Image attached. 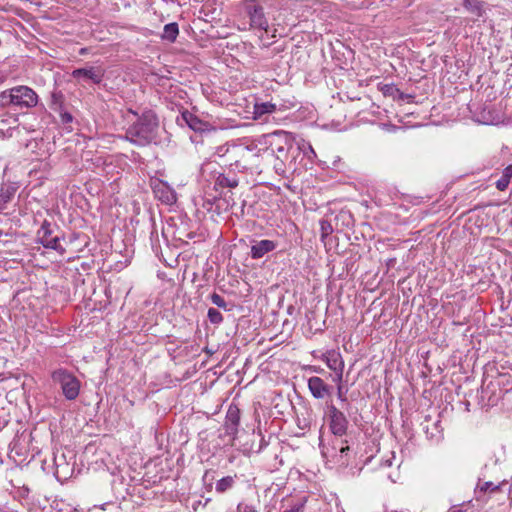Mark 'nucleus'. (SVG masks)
Listing matches in <instances>:
<instances>
[{"instance_id": "1", "label": "nucleus", "mask_w": 512, "mask_h": 512, "mask_svg": "<svg viewBox=\"0 0 512 512\" xmlns=\"http://www.w3.org/2000/svg\"><path fill=\"white\" fill-rule=\"evenodd\" d=\"M128 111L137 116V120L126 129L125 139L140 147L156 143L159 129L157 114L151 109L144 110L141 115L132 109Z\"/></svg>"}, {"instance_id": "2", "label": "nucleus", "mask_w": 512, "mask_h": 512, "mask_svg": "<svg viewBox=\"0 0 512 512\" xmlns=\"http://www.w3.org/2000/svg\"><path fill=\"white\" fill-rule=\"evenodd\" d=\"M237 6L248 17L252 29L268 32L270 17L276 20L273 12L281 10L284 4L283 0H241Z\"/></svg>"}, {"instance_id": "3", "label": "nucleus", "mask_w": 512, "mask_h": 512, "mask_svg": "<svg viewBox=\"0 0 512 512\" xmlns=\"http://www.w3.org/2000/svg\"><path fill=\"white\" fill-rule=\"evenodd\" d=\"M260 150L256 144H235L231 147V156L227 162L231 170L244 173L251 169L256 159L259 157Z\"/></svg>"}, {"instance_id": "4", "label": "nucleus", "mask_w": 512, "mask_h": 512, "mask_svg": "<svg viewBox=\"0 0 512 512\" xmlns=\"http://www.w3.org/2000/svg\"><path fill=\"white\" fill-rule=\"evenodd\" d=\"M1 98L4 104H13L20 108H31L37 105L38 96L28 86H16L2 92Z\"/></svg>"}, {"instance_id": "5", "label": "nucleus", "mask_w": 512, "mask_h": 512, "mask_svg": "<svg viewBox=\"0 0 512 512\" xmlns=\"http://www.w3.org/2000/svg\"><path fill=\"white\" fill-rule=\"evenodd\" d=\"M264 138L268 148L276 155L277 159L285 161L288 158L289 151L294 144V137L291 133L277 130L264 135Z\"/></svg>"}, {"instance_id": "6", "label": "nucleus", "mask_w": 512, "mask_h": 512, "mask_svg": "<svg viewBox=\"0 0 512 512\" xmlns=\"http://www.w3.org/2000/svg\"><path fill=\"white\" fill-rule=\"evenodd\" d=\"M52 380L59 384L63 395L67 400H75L80 391L81 383L79 379L67 369H57L51 374Z\"/></svg>"}, {"instance_id": "7", "label": "nucleus", "mask_w": 512, "mask_h": 512, "mask_svg": "<svg viewBox=\"0 0 512 512\" xmlns=\"http://www.w3.org/2000/svg\"><path fill=\"white\" fill-rule=\"evenodd\" d=\"M327 409L328 424L331 433L338 437L346 435L349 422L345 414L332 403L327 405Z\"/></svg>"}, {"instance_id": "8", "label": "nucleus", "mask_w": 512, "mask_h": 512, "mask_svg": "<svg viewBox=\"0 0 512 512\" xmlns=\"http://www.w3.org/2000/svg\"><path fill=\"white\" fill-rule=\"evenodd\" d=\"M54 228L48 220H44L41 227L37 231V239L45 248L53 249L60 254L65 253V248L60 244V237L53 236Z\"/></svg>"}, {"instance_id": "9", "label": "nucleus", "mask_w": 512, "mask_h": 512, "mask_svg": "<svg viewBox=\"0 0 512 512\" xmlns=\"http://www.w3.org/2000/svg\"><path fill=\"white\" fill-rule=\"evenodd\" d=\"M240 409L237 405L231 404L227 410L223 425L224 435L230 437L233 442L237 436L240 426Z\"/></svg>"}, {"instance_id": "10", "label": "nucleus", "mask_w": 512, "mask_h": 512, "mask_svg": "<svg viewBox=\"0 0 512 512\" xmlns=\"http://www.w3.org/2000/svg\"><path fill=\"white\" fill-rule=\"evenodd\" d=\"M153 193L162 203L166 205H173L177 201V195L173 188L166 182L156 180L152 184Z\"/></svg>"}, {"instance_id": "11", "label": "nucleus", "mask_w": 512, "mask_h": 512, "mask_svg": "<svg viewBox=\"0 0 512 512\" xmlns=\"http://www.w3.org/2000/svg\"><path fill=\"white\" fill-rule=\"evenodd\" d=\"M182 121L185 123L191 130L195 132H206L212 129V126L209 122L200 119L195 114L191 113L188 110H184L181 112V118L177 119V122L180 123Z\"/></svg>"}, {"instance_id": "12", "label": "nucleus", "mask_w": 512, "mask_h": 512, "mask_svg": "<svg viewBox=\"0 0 512 512\" xmlns=\"http://www.w3.org/2000/svg\"><path fill=\"white\" fill-rule=\"evenodd\" d=\"M71 76L77 80H90L94 84H99L103 80L104 72L99 67L78 68L72 71Z\"/></svg>"}, {"instance_id": "13", "label": "nucleus", "mask_w": 512, "mask_h": 512, "mask_svg": "<svg viewBox=\"0 0 512 512\" xmlns=\"http://www.w3.org/2000/svg\"><path fill=\"white\" fill-rule=\"evenodd\" d=\"M308 389L314 398L324 399L331 395L332 387L325 383L322 378L313 376L308 379Z\"/></svg>"}, {"instance_id": "14", "label": "nucleus", "mask_w": 512, "mask_h": 512, "mask_svg": "<svg viewBox=\"0 0 512 512\" xmlns=\"http://www.w3.org/2000/svg\"><path fill=\"white\" fill-rule=\"evenodd\" d=\"M276 247H277V243L272 240L264 239V240L257 241V242H255V244H253L251 246V251H250L251 258L252 259H260L263 256H265L267 253L275 250Z\"/></svg>"}, {"instance_id": "15", "label": "nucleus", "mask_w": 512, "mask_h": 512, "mask_svg": "<svg viewBox=\"0 0 512 512\" xmlns=\"http://www.w3.org/2000/svg\"><path fill=\"white\" fill-rule=\"evenodd\" d=\"M432 421L431 415H426L424 418V421L421 423L422 429L425 432L428 439H438L441 436L442 427H441V421L435 420L432 424V426L429 425V423Z\"/></svg>"}, {"instance_id": "16", "label": "nucleus", "mask_w": 512, "mask_h": 512, "mask_svg": "<svg viewBox=\"0 0 512 512\" xmlns=\"http://www.w3.org/2000/svg\"><path fill=\"white\" fill-rule=\"evenodd\" d=\"M49 107L56 113L65 109V95L62 91L54 89L50 95Z\"/></svg>"}, {"instance_id": "17", "label": "nucleus", "mask_w": 512, "mask_h": 512, "mask_svg": "<svg viewBox=\"0 0 512 512\" xmlns=\"http://www.w3.org/2000/svg\"><path fill=\"white\" fill-rule=\"evenodd\" d=\"M179 34V27L176 22L166 24L163 29L161 38L171 43L175 42Z\"/></svg>"}, {"instance_id": "18", "label": "nucleus", "mask_w": 512, "mask_h": 512, "mask_svg": "<svg viewBox=\"0 0 512 512\" xmlns=\"http://www.w3.org/2000/svg\"><path fill=\"white\" fill-rule=\"evenodd\" d=\"M463 6L477 17H481L484 14L483 2L480 0H463Z\"/></svg>"}, {"instance_id": "19", "label": "nucleus", "mask_w": 512, "mask_h": 512, "mask_svg": "<svg viewBox=\"0 0 512 512\" xmlns=\"http://www.w3.org/2000/svg\"><path fill=\"white\" fill-rule=\"evenodd\" d=\"M511 178H512V164L508 165L503 170L502 176L500 177V179H498L496 181V188L499 191L506 190L508 185H509V183H510Z\"/></svg>"}, {"instance_id": "20", "label": "nucleus", "mask_w": 512, "mask_h": 512, "mask_svg": "<svg viewBox=\"0 0 512 512\" xmlns=\"http://www.w3.org/2000/svg\"><path fill=\"white\" fill-rule=\"evenodd\" d=\"M384 96H390L393 99L403 100L404 93L401 92L394 84H384L380 87Z\"/></svg>"}, {"instance_id": "21", "label": "nucleus", "mask_w": 512, "mask_h": 512, "mask_svg": "<svg viewBox=\"0 0 512 512\" xmlns=\"http://www.w3.org/2000/svg\"><path fill=\"white\" fill-rule=\"evenodd\" d=\"M239 184V181L237 178L233 177L230 178L227 175L221 173L218 175L215 181V185L220 186L222 188H236Z\"/></svg>"}, {"instance_id": "22", "label": "nucleus", "mask_w": 512, "mask_h": 512, "mask_svg": "<svg viewBox=\"0 0 512 512\" xmlns=\"http://www.w3.org/2000/svg\"><path fill=\"white\" fill-rule=\"evenodd\" d=\"M235 476H226L222 479L218 480L216 483V491L218 493H224L227 490L231 489L235 484Z\"/></svg>"}, {"instance_id": "23", "label": "nucleus", "mask_w": 512, "mask_h": 512, "mask_svg": "<svg viewBox=\"0 0 512 512\" xmlns=\"http://www.w3.org/2000/svg\"><path fill=\"white\" fill-rule=\"evenodd\" d=\"M15 190L13 188H2L0 190V213H3V211L6 209V205L8 202L11 201Z\"/></svg>"}, {"instance_id": "24", "label": "nucleus", "mask_w": 512, "mask_h": 512, "mask_svg": "<svg viewBox=\"0 0 512 512\" xmlns=\"http://www.w3.org/2000/svg\"><path fill=\"white\" fill-rule=\"evenodd\" d=\"M276 110V105L271 104L269 102L256 104L255 105V115L256 117H261L263 114L271 113Z\"/></svg>"}, {"instance_id": "25", "label": "nucleus", "mask_w": 512, "mask_h": 512, "mask_svg": "<svg viewBox=\"0 0 512 512\" xmlns=\"http://www.w3.org/2000/svg\"><path fill=\"white\" fill-rule=\"evenodd\" d=\"M327 366L335 371V372H338L337 373V376H338V379L341 380L342 379V371H343V362L341 360H339L337 357H334V358H328L327 359Z\"/></svg>"}, {"instance_id": "26", "label": "nucleus", "mask_w": 512, "mask_h": 512, "mask_svg": "<svg viewBox=\"0 0 512 512\" xmlns=\"http://www.w3.org/2000/svg\"><path fill=\"white\" fill-rule=\"evenodd\" d=\"M236 143H226L224 145L218 146L215 151V155L219 158H226V163L228 162L231 156V147Z\"/></svg>"}, {"instance_id": "27", "label": "nucleus", "mask_w": 512, "mask_h": 512, "mask_svg": "<svg viewBox=\"0 0 512 512\" xmlns=\"http://www.w3.org/2000/svg\"><path fill=\"white\" fill-rule=\"evenodd\" d=\"M320 237L321 240L324 242L325 239L333 233V227L331 223L326 219L320 220Z\"/></svg>"}, {"instance_id": "28", "label": "nucleus", "mask_w": 512, "mask_h": 512, "mask_svg": "<svg viewBox=\"0 0 512 512\" xmlns=\"http://www.w3.org/2000/svg\"><path fill=\"white\" fill-rule=\"evenodd\" d=\"M207 317L212 324L219 325L223 322V316L216 308H209Z\"/></svg>"}, {"instance_id": "29", "label": "nucleus", "mask_w": 512, "mask_h": 512, "mask_svg": "<svg viewBox=\"0 0 512 512\" xmlns=\"http://www.w3.org/2000/svg\"><path fill=\"white\" fill-rule=\"evenodd\" d=\"M476 489L480 492H497L500 490V485H495L493 482L486 481L483 483H478Z\"/></svg>"}, {"instance_id": "30", "label": "nucleus", "mask_w": 512, "mask_h": 512, "mask_svg": "<svg viewBox=\"0 0 512 512\" xmlns=\"http://www.w3.org/2000/svg\"><path fill=\"white\" fill-rule=\"evenodd\" d=\"M210 300H211V302H212L214 305H216L217 307L222 308V309H224V310H226V311H227V310H229L227 302H226V301H225V299H224L221 295H219L218 293H215V292H214V293H212V294L210 295Z\"/></svg>"}, {"instance_id": "31", "label": "nucleus", "mask_w": 512, "mask_h": 512, "mask_svg": "<svg viewBox=\"0 0 512 512\" xmlns=\"http://www.w3.org/2000/svg\"><path fill=\"white\" fill-rule=\"evenodd\" d=\"M58 114L63 124H69L73 121L72 114L66 111V109L62 110V112H59Z\"/></svg>"}, {"instance_id": "32", "label": "nucleus", "mask_w": 512, "mask_h": 512, "mask_svg": "<svg viewBox=\"0 0 512 512\" xmlns=\"http://www.w3.org/2000/svg\"><path fill=\"white\" fill-rule=\"evenodd\" d=\"M307 501V498H302L298 503L294 504L290 510L284 512H303L304 505Z\"/></svg>"}, {"instance_id": "33", "label": "nucleus", "mask_w": 512, "mask_h": 512, "mask_svg": "<svg viewBox=\"0 0 512 512\" xmlns=\"http://www.w3.org/2000/svg\"><path fill=\"white\" fill-rule=\"evenodd\" d=\"M346 393H347V389L344 390L341 385H339L337 387V397H338V399L340 401H342V402H346L347 401Z\"/></svg>"}, {"instance_id": "34", "label": "nucleus", "mask_w": 512, "mask_h": 512, "mask_svg": "<svg viewBox=\"0 0 512 512\" xmlns=\"http://www.w3.org/2000/svg\"><path fill=\"white\" fill-rule=\"evenodd\" d=\"M213 474H214V471H212V470H207V471L205 472L204 476H203V481H204L205 483H207L208 481H213V479H214Z\"/></svg>"}, {"instance_id": "35", "label": "nucleus", "mask_w": 512, "mask_h": 512, "mask_svg": "<svg viewBox=\"0 0 512 512\" xmlns=\"http://www.w3.org/2000/svg\"><path fill=\"white\" fill-rule=\"evenodd\" d=\"M237 510H238V512H250L251 511L248 505H244L242 503H240L238 505Z\"/></svg>"}, {"instance_id": "36", "label": "nucleus", "mask_w": 512, "mask_h": 512, "mask_svg": "<svg viewBox=\"0 0 512 512\" xmlns=\"http://www.w3.org/2000/svg\"><path fill=\"white\" fill-rule=\"evenodd\" d=\"M308 370L312 371V372H315V373H320L323 371V369H321L320 367L318 366H309L308 367Z\"/></svg>"}, {"instance_id": "37", "label": "nucleus", "mask_w": 512, "mask_h": 512, "mask_svg": "<svg viewBox=\"0 0 512 512\" xmlns=\"http://www.w3.org/2000/svg\"><path fill=\"white\" fill-rule=\"evenodd\" d=\"M448 512H464L463 510L459 509L457 506L451 507Z\"/></svg>"}, {"instance_id": "38", "label": "nucleus", "mask_w": 512, "mask_h": 512, "mask_svg": "<svg viewBox=\"0 0 512 512\" xmlns=\"http://www.w3.org/2000/svg\"><path fill=\"white\" fill-rule=\"evenodd\" d=\"M349 450H350L349 446L346 445V446L341 447L340 452L342 454H346Z\"/></svg>"}, {"instance_id": "39", "label": "nucleus", "mask_w": 512, "mask_h": 512, "mask_svg": "<svg viewBox=\"0 0 512 512\" xmlns=\"http://www.w3.org/2000/svg\"><path fill=\"white\" fill-rule=\"evenodd\" d=\"M413 98H414V96H413V95L405 94V93H404V99H403V100L407 99V100H409V101H412V99H413Z\"/></svg>"}, {"instance_id": "40", "label": "nucleus", "mask_w": 512, "mask_h": 512, "mask_svg": "<svg viewBox=\"0 0 512 512\" xmlns=\"http://www.w3.org/2000/svg\"><path fill=\"white\" fill-rule=\"evenodd\" d=\"M194 236H195V233H194V232H189V233H187V238H189V239L194 238Z\"/></svg>"}, {"instance_id": "41", "label": "nucleus", "mask_w": 512, "mask_h": 512, "mask_svg": "<svg viewBox=\"0 0 512 512\" xmlns=\"http://www.w3.org/2000/svg\"><path fill=\"white\" fill-rule=\"evenodd\" d=\"M267 443L265 442L264 438L261 439V445H260V448L259 450H261L263 448L264 445H266Z\"/></svg>"}, {"instance_id": "42", "label": "nucleus", "mask_w": 512, "mask_h": 512, "mask_svg": "<svg viewBox=\"0 0 512 512\" xmlns=\"http://www.w3.org/2000/svg\"><path fill=\"white\" fill-rule=\"evenodd\" d=\"M85 52H86V48H82V49L80 50V54H81V55L85 54Z\"/></svg>"}, {"instance_id": "43", "label": "nucleus", "mask_w": 512, "mask_h": 512, "mask_svg": "<svg viewBox=\"0 0 512 512\" xmlns=\"http://www.w3.org/2000/svg\"><path fill=\"white\" fill-rule=\"evenodd\" d=\"M292 309H293V307H292V306H290V307L288 308V312H289V313H291V312H292Z\"/></svg>"}]
</instances>
